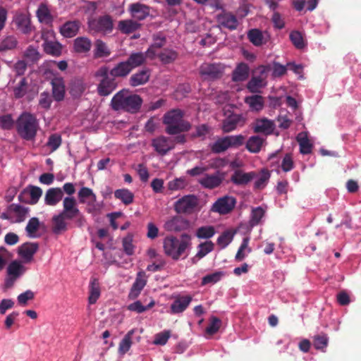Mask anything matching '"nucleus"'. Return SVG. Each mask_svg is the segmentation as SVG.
Here are the masks:
<instances>
[{
    "label": "nucleus",
    "instance_id": "nucleus-1",
    "mask_svg": "<svg viewBox=\"0 0 361 361\" xmlns=\"http://www.w3.org/2000/svg\"><path fill=\"white\" fill-rule=\"evenodd\" d=\"M142 103V99L139 95L123 89L113 97L111 106L115 111H125L133 114L138 111Z\"/></svg>",
    "mask_w": 361,
    "mask_h": 361
},
{
    "label": "nucleus",
    "instance_id": "nucleus-2",
    "mask_svg": "<svg viewBox=\"0 0 361 361\" xmlns=\"http://www.w3.org/2000/svg\"><path fill=\"white\" fill-rule=\"evenodd\" d=\"M183 112L180 109H172L164 114L163 123L166 126V133L176 135L190 129L191 125L183 119Z\"/></svg>",
    "mask_w": 361,
    "mask_h": 361
},
{
    "label": "nucleus",
    "instance_id": "nucleus-3",
    "mask_svg": "<svg viewBox=\"0 0 361 361\" xmlns=\"http://www.w3.org/2000/svg\"><path fill=\"white\" fill-rule=\"evenodd\" d=\"M190 245V238L188 235H183L180 239L170 235L166 237L163 241L164 253L174 260H178Z\"/></svg>",
    "mask_w": 361,
    "mask_h": 361
},
{
    "label": "nucleus",
    "instance_id": "nucleus-4",
    "mask_svg": "<svg viewBox=\"0 0 361 361\" xmlns=\"http://www.w3.org/2000/svg\"><path fill=\"white\" fill-rule=\"evenodd\" d=\"M16 128L18 134L25 140H32L38 129L36 118L27 112L23 113L17 120Z\"/></svg>",
    "mask_w": 361,
    "mask_h": 361
},
{
    "label": "nucleus",
    "instance_id": "nucleus-5",
    "mask_svg": "<svg viewBox=\"0 0 361 361\" xmlns=\"http://www.w3.org/2000/svg\"><path fill=\"white\" fill-rule=\"evenodd\" d=\"M270 68L268 66L257 67L247 83V89L252 93H260L261 90L267 85V77Z\"/></svg>",
    "mask_w": 361,
    "mask_h": 361
},
{
    "label": "nucleus",
    "instance_id": "nucleus-6",
    "mask_svg": "<svg viewBox=\"0 0 361 361\" xmlns=\"http://www.w3.org/2000/svg\"><path fill=\"white\" fill-rule=\"evenodd\" d=\"M78 195L80 202L86 205L87 212L97 214L102 210L103 204L97 201V196L92 189L82 187Z\"/></svg>",
    "mask_w": 361,
    "mask_h": 361
},
{
    "label": "nucleus",
    "instance_id": "nucleus-7",
    "mask_svg": "<svg viewBox=\"0 0 361 361\" xmlns=\"http://www.w3.org/2000/svg\"><path fill=\"white\" fill-rule=\"evenodd\" d=\"M245 137L242 135H229L218 139L211 145L214 153H221L229 148L238 147L243 145Z\"/></svg>",
    "mask_w": 361,
    "mask_h": 361
},
{
    "label": "nucleus",
    "instance_id": "nucleus-8",
    "mask_svg": "<svg viewBox=\"0 0 361 361\" xmlns=\"http://www.w3.org/2000/svg\"><path fill=\"white\" fill-rule=\"evenodd\" d=\"M109 69L106 66H102L95 73V76L102 78L98 86L97 92L101 96H108L116 87V83L114 78L109 75Z\"/></svg>",
    "mask_w": 361,
    "mask_h": 361
},
{
    "label": "nucleus",
    "instance_id": "nucleus-9",
    "mask_svg": "<svg viewBox=\"0 0 361 361\" xmlns=\"http://www.w3.org/2000/svg\"><path fill=\"white\" fill-rule=\"evenodd\" d=\"M28 210L25 207L12 204L1 214V218L9 220L11 223H20L25 219Z\"/></svg>",
    "mask_w": 361,
    "mask_h": 361
},
{
    "label": "nucleus",
    "instance_id": "nucleus-10",
    "mask_svg": "<svg viewBox=\"0 0 361 361\" xmlns=\"http://www.w3.org/2000/svg\"><path fill=\"white\" fill-rule=\"evenodd\" d=\"M26 271V268L22 262L18 260L12 261L7 267V277L5 280L6 288L13 286L16 281Z\"/></svg>",
    "mask_w": 361,
    "mask_h": 361
},
{
    "label": "nucleus",
    "instance_id": "nucleus-11",
    "mask_svg": "<svg viewBox=\"0 0 361 361\" xmlns=\"http://www.w3.org/2000/svg\"><path fill=\"white\" fill-rule=\"evenodd\" d=\"M198 204V199L194 195H185L174 204V209L177 213L190 214Z\"/></svg>",
    "mask_w": 361,
    "mask_h": 361
},
{
    "label": "nucleus",
    "instance_id": "nucleus-12",
    "mask_svg": "<svg viewBox=\"0 0 361 361\" xmlns=\"http://www.w3.org/2000/svg\"><path fill=\"white\" fill-rule=\"evenodd\" d=\"M236 204L235 199L232 196H224L219 198L212 207L211 210L219 214L230 213Z\"/></svg>",
    "mask_w": 361,
    "mask_h": 361
},
{
    "label": "nucleus",
    "instance_id": "nucleus-13",
    "mask_svg": "<svg viewBox=\"0 0 361 361\" xmlns=\"http://www.w3.org/2000/svg\"><path fill=\"white\" fill-rule=\"evenodd\" d=\"M152 145L159 154L164 156L174 149V140L164 135H160L152 140Z\"/></svg>",
    "mask_w": 361,
    "mask_h": 361
},
{
    "label": "nucleus",
    "instance_id": "nucleus-14",
    "mask_svg": "<svg viewBox=\"0 0 361 361\" xmlns=\"http://www.w3.org/2000/svg\"><path fill=\"white\" fill-rule=\"evenodd\" d=\"M88 25L90 30L104 33L110 32L113 29L112 20L107 16L89 20Z\"/></svg>",
    "mask_w": 361,
    "mask_h": 361
},
{
    "label": "nucleus",
    "instance_id": "nucleus-15",
    "mask_svg": "<svg viewBox=\"0 0 361 361\" xmlns=\"http://www.w3.org/2000/svg\"><path fill=\"white\" fill-rule=\"evenodd\" d=\"M192 298L190 295H176L171 303L169 312L171 314H177L183 312L190 305Z\"/></svg>",
    "mask_w": 361,
    "mask_h": 361
},
{
    "label": "nucleus",
    "instance_id": "nucleus-16",
    "mask_svg": "<svg viewBox=\"0 0 361 361\" xmlns=\"http://www.w3.org/2000/svg\"><path fill=\"white\" fill-rule=\"evenodd\" d=\"M67 219H73L80 216L77 202L73 197H66L63 200V210L61 212Z\"/></svg>",
    "mask_w": 361,
    "mask_h": 361
},
{
    "label": "nucleus",
    "instance_id": "nucleus-17",
    "mask_svg": "<svg viewBox=\"0 0 361 361\" xmlns=\"http://www.w3.org/2000/svg\"><path fill=\"white\" fill-rule=\"evenodd\" d=\"M223 67L220 64L203 63L200 68V73L204 79H216L221 76Z\"/></svg>",
    "mask_w": 361,
    "mask_h": 361
},
{
    "label": "nucleus",
    "instance_id": "nucleus-18",
    "mask_svg": "<svg viewBox=\"0 0 361 361\" xmlns=\"http://www.w3.org/2000/svg\"><path fill=\"white\" fill-rule=\"evenodd\" d=\"M216 21L220 27L230 30L237 29L238 21L235 16L229 12L223 11L216 16Z\"/></svg>",
    "mask_w": 361,
    "mask_h": 361
},
{
    "label": "nucleus",
    "instance_id": "nucleus-19",
    "mask_svg": "<svg viewBox=\"0 0 361 361\" xmlns=\"http://www.w3.org/2000/svg\"><path fill=\"white\" fill-rule=\"evenodd\" d=\"M147 281V280L145 273L144 271H139L137 274L135 281L130 290L128 298L131 300L137 298L140 294L142 290L146 286Z\"/></svg>",
    "mask_w": 361,
    "mask_h": 361
},
{
    "label": "nucleus",
    "instance_id": "nucleus-20",
    "mask_svg": "<svg viewBox=\"0 0 361 361\" xmlns=\"http://www.w3.org/2000/svg\"><path fill=\"white\" fill-rule=\"evenodd\" d=\"M245 120L240 114H232L227 117L223 122L222 130L225 133H229L238 127L245 125Z\"/></svg>",
    "mask_w": 361,
    "mask_h": 361
},
{
    "label": "nucleus",
    "instance_id": "nucleus-21",
    "mask_svg": "<svg viewBox=\"0 0 361 361\" xmlns=\"http://www.w3.org/2000/svg\"><path fill=\"white\" fill-rule=\"evenodd\" d=\"M38 248L39 245L36 243H25L19 247L18 255L24 262H30Z\"/></svg>",
    "mask_w": 361,
    "mask_h": 361
},
{
    "label": "nucleus",
    "instance_id": "nucleus-22",
    "mask_svg": "<svg viewBox=\"0 0 361 361\" xmlns=\"http://www.w3.org/2000/svg\"><path fill=\"white\" fill-rule=\"evenodd\" d=\"M188 226V222L183 218L176 216L166 221L164 224V228L167 231L178 232L185 229Z\"/></svg>",
    "mask_w": 361,
    "mask_h": 361
},
{
    "label": "nucleus",
    "instance_id": "nucleus-23",
    "mask_svg": "<svg viewBox=\"0 0 361 361\" xmlns=\"http://www.w3.org/2000/svg\"><path fill=\"white\" fill-rule=\"evenodd\" d=\"M133 18L142 20L149 15V7L147 5L135 3L129 6L128 8Z\"/></svg>",
    "mask_w": 361,
    "mask_h": 361
},
{
    "label": "nucleus",
    "instance_id": "nucleus-24",
    "mask_svg": "<svg viewBox=\"0 0 361 361\" xmlns=\"http://www.w3.org/2000/svg\"><path fill=\"white\" fill-rule=\"evenodd\" d=\"M63 190L60 188H51L47 190L44 195V202L49 206L56 205L62 199Z\"/></svg>",
    "mask_w": 361,
    "mask_h": 361
},
{
    "label": "nucleus",
    "instance_id": "nucleus-25",
    "mask_svg": "<svg viewBox=\"0 0 361 361\" xmlns=\"http://www.w3.org/2000/svg\"><path fill=\"white\" fill-rule=\"evenodd\" d=\"M255 177V172L246 173L242 170H235L231 177V180L235 185H246Z\"/></svg>",
    "mask_w": 361,
    "mask_h": 361
},
{
    "label": "nucleus",
    "instance_id": "nucleus-26",
    "mask_svg": "<svg viewBox=\"0 0 361 361\" xmlns=\"http://www.w3.org/2000/svg\"><path fill=\"white\" fill-rule=\"evenodd\" d=\"M223 177L219 173L212 175H205L199 180L200 184L205 188L212 189L219 186Z\"/></svg>",
    "mask_w": 361,
    "mask_h": 361
},
{
    "label": "nucleus",
    "instance_id": "nucleus-27",
    "mask_svg": "<svg viewBox=\"0 0 361 361\" xmlns=\"http://www.w3.org/2000/svg\"><path fill=\"white\" fill-rule=\"evenodd\" d=\"M149 70H141L131 75V77L130 78V85L133 87H137L145 85L149 81Z\"/></svg>",
    "mask_w": 361,
    "mask_h": 361
},
{
    "label": "nucleus",
    "instance_id": "nucleus-28",
    "mask_svg": "<svg viewBox=\"0 0 361 361\" xmlns=\"http://www.w3.org/2000/svg\"><path fill=\"white\" fill-rule=\"evenodd\" d=\"M79 28V21H68L60 27V33L65 37H73L78 34Z\"/></svg>",
    "mask_w": 361,
    "mask_h": 361
},
{
    "label": "nucleus",
    "instance_id": "nucleus-29",
    "mask_svg": "<svg viewBox=\"0 0 361 361\" xmlns=\"http://www.w3.org/2000/svg\"><path fill=\"white\" fill-rule=\"evenodd\" d=\"M255 133H262L266 135L271 134L274 129V123L267 118H261L256 120L254 127Z\"/></svg>",
    "mask_w": 361,
    "mask_h": 361
},
{
    "label": "nucleus",
    "instance_id": "nucleus-30",
    "mask_svg": "<svg viewBox=\"0 0 361 361\" xmlns=\"http://www.w3.org/2000/svg\"><path fill=\"white\" fill-rule=\"evenodd\" d=\"M296 140L300 145V152L302 154H308L312 152V143L308 138L307 133H300L296 137Z\"/></svg>",
    "mask_w": 361,
    "mask_h": 361
},
{
    "label": "nucleus",
    "instance_id": "nucleus-31",
    "mask_svg": "<svg viewBox=\"0 0 361 361\" xmlns=\"http://www.w3.org/2000/svg\"><path fill=\"white\" fill-rule=\"evenodd\" d=\"M37 17L39 21L42 23L48 25L53 20V16L51 14L49 7L45 4H41L37 11Z\"/></svg>",
    "mask_w": 361,
    "mask_h": 361
},
{
    "label": "nucleus",
    "instance_id": "nucleus-32",
    "mask_svg": "<svg viewBox=\"0 0 361 361\" xmlns=\"http://www.w3.org/2000/svg\"><path fill=\"white\" fill-rule=\"evenodd\" d=\"M132 71L127 61L118 63L109 73L114 78H123Z\"/></svg>",
    "mask_w": 361,
    "mask_h": 361
},
{
    "label": "nucleus",
    "instance_id": "nucleus-33",
    "mask_svg": "<svg viewBox=\"0 0 361 361\" xmlns=\"http://www.w3.org/2000/svg\"><path fill=\"white\" fill-rule=\"evenodd\" d=\"M66 219V216L61 213L54 216L52 231L55 234H61L67 230L68 224Z\"/></svg>",
    "mask_w": 361,
    "mask_h": 361
},
{
    "label": "nucleus",
    "instance_id": "nucleus-34",
    "mask_svg": "<svg viewBox=\"0 0 361 361\" xmlns=\"http://www.w3.org/2000/svg\"><path fill=\"white\" fill-rule=\"evenodd\" d=\"M264 142L265 139L262 136H251L246 142V149L252 153H257L261 150Z\"/></svg>",
    "mask_w": 361,
    "mask_h": 361
},
{
    "label": "nucleus",
    "instance_id": "nucleus-35",
    "mask_svg": "<svg viewBox=\"0 0 361 361\" xmlns=\"http://www.w3.org/2000/svg\"><path fill=\"white\" fill-rule=\"evenodd\" d=\"M140 24L132 19L123 20L118 22V28L123 34H130L140 27Z\"/></svg>",
    "mask_w": 361,
    "mask_h": 361
},
{
    "label": "nucleus",
    "instance_id": "nucleus-36",
    "mask_svg": "<svg viewBox=\"0 0 361 361\" xmlns=\"http://www.w3.org/2000/svg\"><path fill=\"white\" fill-rule=\"evenodd\" d=\"M92 47V42L90 39L85 37H79L75 39L73 42V49L77 53L88 52Z\"/></svg>",
    "mask_w": 361,
    "mask_h": 361
},
{
    "label": "nucleus",
    "instance_id": "nucleus-37",
    "mask_svg": "<svg viewBox=\"0 0 361 361\" xmlns=\"http://www.w3.org/2000/svg\"><path fill=\"white\" fill-rule=\"evenodd\" d=\"M244 102L248 105L252 111H255L262 110L264 104L263 97L258 94L246 97L244 99Z\"/></svg>",
    "mask_w": 361,
    "mask_h": 361
},
{
    "label": "nucleus",
    "instance_id": "nucleus-38",
    "mask_svg": "<svg viewBox=\"0 0 361 361\" xmlns=\"http://www.w3.org/2000/svg\"><path fill=\"white\" fill-rule=\"evenodd\" d=\"M131 69L140 67L145 63L146 54L143 52H133L131 53L126 60Z\"/></svg>",
    "mask_w": 361,
    "mask_h": 361
},
{
    "label": "nucleus",
    "instance_id": "nucleus-39",
    "mask_svg": "<svg viewBox=\"0 0 361 361\" xmlns=\"http://www.w3.org/2000/svg\"><path fill=\"white\" fill-rule=\"evenodd\" d=\"M250 238H243L240 246L235 256V259L238 262L243 261L252 252V248L249 246Z\"/></svg>",
    "mask_w": 361,
    "mask_h": 361
},
{
    "label": "nucleus",
    "instance_id": "nucleus-40",
    "mask_svg": "<svg viewBox=\"0 0 361 361\" xmlns=\"http://www.w3.org/2000/svg\"><path fill=\"white\" fill-rule=\"evenodd\" d=\"M86 87L87 86L82 79H74L70 85V93L74 97H79L85 91Z\"/></svg>",
    "mask_w": 361,
    "mask_h": 361
},
{
    "label": "nucleus",
    "instance_id": "nucleus-41",
    "mask_svg": "<svg viewBox=\"0 0 361 361\" xmlns=\"http://www.w3.org/2000/svg\"><path fill=\"white\" fill-rule=\"evenodd\" d=\"M249 75V67L245 63H241L237 66L233 72V80L235 82L245 80Z\"/></svg>",
    "mask_w": 361,
    "mask_h": 361
},
{
    "label": "nucleus",
    "instance_id": "nucleus-42",
    "mask_svg": "<svg viewBox=\"0 0 361 361\" xmlns=\"http://www.w3.org/2000/svg\"><path fill=\"white\" fill-rule=\"evenodd\" d=\"M53 97L56 101H61L64 97L65 86L62 79H55L51 82Z\"/></svg>",
    "mask_w": 361,
    "mask_h": 361
},
{
    "label": "nucleus",
    "instance_id": "nucleus-43",
    "mask_svg": "<svg viewBox=\"0 0 361 361\" xmlns=\"http://www.w3.org/2000/svg\"><path fill=\"white\" fill-rule=\"evenodd\" d=\"M269 178L270 173L266 169L262 170L258 173H255V177L253 179L255 180V188L259 190L264 188L267 185Z\"/></svg>",
    "mask_w": 361,
    "mask_h": 361
},
{
    "label": "nucleus",
    "instance_id": "nucleus-44",
    "mask_svg": "<svg viewBox=\"0 0 361 361\" xmlns=\"http://www.w3.org/2000/svg\"><path fill=\"white\" fill-rule=\"evenodd\" d=\"M114 196L126 205L131 204L134 200L133 193L126 188L116 190L114 192Z\"/></svg>",
    "mask_w": 361,
    "mask_h": 361
},
{
    "label": "nucleus",
    "instance_id": "nucleus-45",
    "mask_svg": "<svg viewBox=\"0 0 361 361\" xmlns=\"http://www.w3.org/2000/svg\"><path fill=\"white\" fill-rule=\"evenodd\" d=\"M18 44V41L14 36H6L0 41V51L6 52L14 49Z\"/></svg>",
    "mask_w": 361,
    "mask_h": 361
},
{
    "label": "nucleus",
    "instance_id": "nucleus-46",
    "mask_svg": "<svg viewBox=\"0 0 361 361\" xmlns=\"http://www.w3.org/2000/svg\"><path fill=\"white\" fill-rule=\"evenodd\" d=\"M135 329H131L129 331L127 334L123 337V338L121 341L118 345V353L121 355L126 354L132 345V336L135 333Z\"/></svg>",
    "mask_w": 361,
    "mask_h": 361
},
{
    "label": "nucleus",
    "instance_id": "nucleus-47",
    "mask_svg": "<svg viewBox=\"0 0 361 361\" xmlns=\"http://www.w3.org/2000/svg\"><path fill=\"white\" fill-rule=\"evenodd\" d=\"M235 232L227 230L220 235L216 240L217 245L221 248H226L233 240Z\"/></svg>",
    "mask_w": 361,
    "mask_h": 361
},
{
    "label": "nucleus",
    "instance_id": "nucleus-48",
    "mask_svg": "<svg viewBox=\"0 0 361 361\" xmlns=\"http://www.w3.org/2000/svg\"><path fill=\"white\" fill-rule=\"evenodd\" d=\"M216 233V230L213 226H204L196 230L195 235L200 239H209Z\"/></svg>",
    "mask_w": 361,
    "mask_h": 361
},
{
    "label": "nucleus",
    "instance_id": "nucleus-49",
    "mask_svg": "<svg viewBox=\"0 0 361 361\" xmlns=\"http://www.w3.org/2000/svg\"><path fill=\"white\" fill-rule=\"evenodd\" d=\"M247 37L250 41L255 46H260L267 42L264 35L261 31L257 29L250 30L247 34Z\"/></svg>",
    "mask_w": 361,
    "mask_h": 361
},
{
    "label": "nucleus",
    "instance_id": "nucleus-50",
    "mask_svg": "<svg viewBox=\"0 0 361 361\" xmlns=\"http://www.w3.org/2000/svg\"><path fill=\"white\" fill-rule=\"evenodd\" d=\"M43 47L46 53L53 56H59L61 53V46L56 42L46 40L43 44Z\"/></svg>",
    "mask_w": 361,
    "mask_h": 361
},
{
    "label": "nucleus",
    "instance_id": "nucleus-51",
    "mask_svg": "<svg viewBox=\"0 0 361 361\" xmlns=\"http://www.w3.org/2000/svg\"><path fill=\"white\" fill-rule=\"evenodd\" d=\"M111 51L107 45L102 40L95 42L94 56L97 58L107 57L110 55Z\"/></svg>",
    "mask_w": 361,
    "mask_h": 361
},
{
    "label": "nucleus",
    "instance_id": "nucleus-52",
    "mask_svg": "<svg viewBox=\"0 0 361 361\" xmlns=\"http://www.w3.org/2000/svg\"><path fill=\"white\" fill-rule=\"evenodd\" d=\"M100 296V288L99 283L96 279L91 281L90 286V295L88 298L89 303L94 304Z\"/></svg>",
    "mask_w": 361,
    "mask_h": 361
},
{
    "label": "nucleus",
    "instance_id": "nucleus-53",
    "mask_svg": "<svg viewBox=\"0 0 361 361\" xmlns=\"http://www.w3.org/2000/svg\"><path fill=\"white\" fill-rule=\"evenodd\" d=\"M188 185V182L184 177L174 178L167 183V188L171 191H176L184 189Z\"/></svg>",
    "mask_w": 361,
    "mask_h": 361
},
{
    "label": "nucleus",
    "instance_id": "nucleus-54",
    "mask_svg": "<svg viewBox=\"0 0 361 361\" xmlns=\"http://www.w3.org/2000/svg\"><path fill=\"white\" fill-rule=\"evenodd\" d=\"M214 247V244L212 241H206L200 243L198 247V251L195 255V257L202 259L205 257L208 253L211 252Z\"/></svg>",
    "mask_w": 361,
    "mask_h": 361
},
{
    "label": "nucleus",
    "instance_id": "nucleus-55",
    "mask_svg": "<svg viewBox=\"0 0 361 361\" xmlns=\"http://www.w3.org/2000/svg\"><path fill=\"white\" fill-rule=\"evenodd\" d=\"M39 228V219L36 217L31 218L25 228V231L28 237L35 238L37 237V232Z\"/></svg>",
    "mask_w": 361,
    "mask_h": 361
},
{
    "label": "nucleus",
    "instance_id": "nucleus-56",
    "mask_svg": "<svg viewBox=\"0 0 361 361\" xmlns=\"http://www.w3.org/2000/svg\"><path fill=\"white\" fill-rule=\"evenodd\" d=\"M16 23L18 28L23 33H28L31 30V25L29 19L25 15H19L16 18Z\"/></svg>",
    "mask_w": 361,
    "mask_h": 361
},
{
    "label": "nucleus",
    "instance_id": "nucleus-57",
    "mask_svg": "<svg viewBox=\"0 0 361 361\" xmlns=\"http://www.w3.org/2000/svg\"><path fill=\"white\" fill-rule=\"evenodd\" d=\"M224 276V274L222 271H216L211 274L206 275L202 278L201 285L214 284L219 281Z\"/></svg>",
    "mask_w": 361,
    "mask_h": 361
},
{
    "label": "nucleus",
    "instance_id": "nucleus-58",
    "mask_svg": "<svg viewBox=\"0 0 361 361\" xmlns=\"http://www.w3.org/2000/svg\"><path fill=\"white\" fill-rule=\"evenodd\" d=\"M61 136L57 133L51 134L47 142V146L51 149V152L56 150L61 145Z\"/></svg>",
    "mask_w": 361,
    "mask_h": 361
},
{
    "label": "nucleus",
    "instance_id": "nucleus-59",
    "mask_svg": "<svg viewBox=\"0 0 361 361\" xmlns=\"http://www.w3.org/2000/svg\"><path fill=\"white\" fill-rule=\"evenodd\" d=\"M290 39L297 49H302L306 45L302 35L298 31L291 32L290 34Z\"/></svg>",
    "mask_w": 361,
    "mask_h": 361
},
{
    "label": "nucleus",
    "instance_id": "nucleus-60",
    "mask_svg": "<svg viewBox=\"0 0 361 361\" xmlns=\"http://www.w3.org/2000/svg\"><path fill=\"white\" fill-rule=\"evenodd\" d=\"M158 56L161 62L164 63H170L176 60L177 53L172 49H164Z\"/></svg>",
    "mask_w": 361,
    "mask_h": 361
},
{
    "label": "nucleus",
    "instance_id": "nucleus-61",
    "mask_svg": "<svg viewBox=\"0 0 361 361\" xmlns=\"http://www.w3.org/2000/svg\"><path fill=\"white\" fill-rule=\"evenodd\" d=\"M27 192L30 198V202L31 204H36L42 195V190L37 186H30L27 190Z\"/></svg>",
    "mask_w": 361,
    "mask_h": 361
},
{
    "label": "nucleus",
    "instance_id": "nucleus-62",
    "mask_svg": "<svg viewBox=\"0 0 361 361\" xmlns=\"http://www.w3.org/2000/svg\"><path fill=\"white\" fill-rule=\"evenodd\" d=\"M154 305V300H152L148 305L144 306L142 305L141 302L139 300L135 301V302L128 305V309L130 311L136 312L137 313H142L150 308H152Z\"/></svg>",
    "mask_w": 361,
    "mask_h": 361
},
{
    "label": "nucleus",
    "instance_id": "nucleus-63",
    "mask_svg": "<svg viewBox=\"0 0 361 361\" xmlns=\"http://www.w3.org/2000/svg\"><path fill=\"white\" fill-rule=\"evenodd\" d=\"M13 255L7 249L0 247V271H2L8 262L12 259Z\"/></svg>",
    "mask_w": 361,
    "mask_h": 361
},
{
    "label": "nucleus",
    "instance_id": "nucleus-64",
    "mask_svg": "<svg viewBox=\"0 0 361 361\" xmlns=\"http://www.w3.org/2000/svg\"><path fill=\"white\" fill-rule=\"evenodd\" d=\"M264 213L265 211L261 207L252 209L250 220L251 225L255 226L258 224L263 218Z\"/></svg>",
    "mask_w": 361,
    "mask_h": 361
}]
</instances>
